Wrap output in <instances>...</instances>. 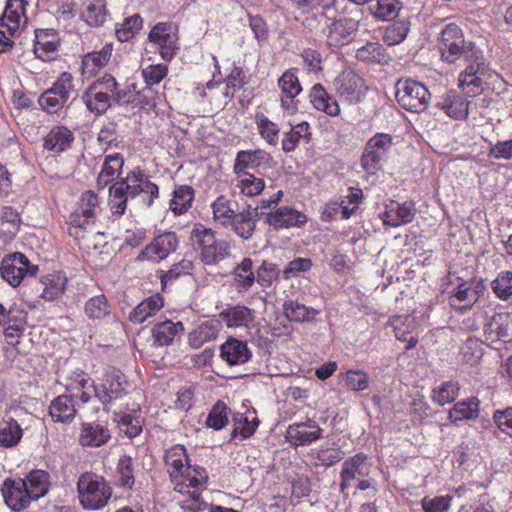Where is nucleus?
Masks as SVG:
<instances>
[{"label":"nucleus","mask_w":512,"mask_h":512,"mask_svg":"<svg viewBox=\"0 0 512 512\" xmlns=\"http://www.w3.org/2000/svg\"><path fill=\"white\" fill-rule=\"evenodd\" d=\"M76 94L74 77L69 72H63L52 87L41 94L38 102L48 113H57L65 106L70 97Z\"/></svg>","instance_id":"9"},{"label":"nucleus","mask_w":512,"mask_h":512,"mask_svg":"<svg viewBox=\"0 0 512 512\" xmlns=\"http://www.w3.org/2000/svg\"><path fill=\"white\" fill-rule=\"evenodd\" d=\"M257 208L247 205L242 211L236 213L230 222L233 231L242 239L248 240L256 228Z\"/></svg>","instance_id":"35"},{"label":"nucleus","mask_w":512,"mask_h":512,"mask_svg":"<svg viewBox=\"0 0 512 512\" xmlns=\"http://www.w3.org/2000/svg\"><path fill=\"white\" fill-rule=\"evenodd\" d=\"M148 41L155 46L165 62H170L179 50L177 28L172 22H159L153 26Z\"/></svg>","instance_id":"13"},{"label":"nucleus","mask_w":512,"mask_h":512,"mask_svg":"<svg viewBox=\"0 0 512 512\" xmlns=\"http://www.w3.org/2000/svg\"><path fill=\"white\" fill-rule=\"evenodd\" d=\"M129 387L130 384L125 374L117 368H110L103 375L101 383L94 387V393L99 401L106 406L124 397L128 393Z\"/></svg>","instance_id":"12"},{"label":"nucleus","mask_w":512,"mask_h":512,"mask_svg":"<svg viewBox=\"0 0 512 512\" xmlns=\"http://www.w3.org/2000/svg\"><path fill=\"white\" fill-rule=\"evenodd\" d=\"M393 146V137L388 133H376L366 142L361 157L360 166L368 175H376L383 169Z\"/></svg>","instance_id":"5"},{"label":"nucleus","mask_w":512,"mask_h":512,"mask_svg":"<svg viewBox=\"0 0 512 512\" xmlns=\"http://www.w3.org/2000/svg\"><path fill=\"white\" fill-rule=\"evenodd\" d=\"M89 88L93 89V91L106 92V95L113 97V100L117 102L128 104L133 101L132 97H127V92L117 89V82L110 74H105L103 77L97 79Z\"/></svg>","instance_id":"53"},{"label":"nucleus","mask_w":512,"mask_h":512,"mask_svg":"<svg viewBox=\"0 0 512 512\" xmlns=\"http://www.w3.org/2000/svg\"><path fill=\"white\" fill-rule=\"evenodd\" d=\"M111 438L106 425L98 422L83 423L79 434V444L83 447H100Z\"/></svg>","instance_id":"29"},{"label":"nucleus","mask_w":512,"mask_h":512,"mask_svg":"<svg viewBox=\"0 0 512 512\" xmlns=\"http://www.w3.org/2000/svg\"><path fill=\"white\" fill-rule=\"evenodd\" d=\"M311 137L310 125L307 122H301L291 128L284 134L282 139V149L284 152H292L299 145L301 140L309 142Z\"/></svg>","instance_id":"57"},{"label":"nucleus","mask_w":512,"mask_h":512,"mask_svg":"<svg viewBox=\"0 0 512 512\" xmlns=\"http://www.w3.org/2000/svg\"><path fill=\"white\" fill-rule=\"evenodd\" d=\"M482 65L478 62L471 63L459 74L458 86L470 97L479 95L483 90Z\"/></svg>","instance_id":"28"},{"label":"nucleus","mask_w":512,"mask_h":512,"mask_svg":"<svg viewBox=\"0 0 512 512\" xmlns=\"http://www.w3.org/2000/svg\"><path fill=\"white\" fill-rule=\"evenodd\" d=\"M402 8L399 0H377V3L369 7L371 14L382 21H390L397 17Z\"/></svg>","instance_id":"63"},{"label":"nucleus","mask_w":512,"mask_h":512,"mask_svg":"<svg viewBox=\"0 0 512 512\" xmlns=\"http://www.w3.org/2000/svg\"><path fill=\"white\" fill-rule=\"evenodd\" d=\"M259 425V420L256 416V411L247 410L244 413L237 412L233 415V431L231 434L232 439H248L256 431Z\"/></svg>","instance_id":"40"},{"label":"nucleus","mask_w":512,"mask_h":512,"mask_svg":"<svg viewBox=\"0 0 512 512\" xmlns=\"http://www.w3.org/2000/svg\"><path fill=\"white\" fill-rule=\"evenodd\" d=\"M237 203L228 199L224 195H220L211 204L213 218L222 226H229L230 222L236 214Z\"/></svg>","instance_id":"52"},{"label":"nucleus","mask_w":512,"mask_h":512,"mask_svg":"<svg viewBox=\"0 0 512 512\" xmlns=\"http://www.w3.org/2000/svg\"><path fill=\"white\" fill-rule=\"evenodd\" d=\"M390 324L394 328L395 337L399 341L407 342L406 350L412 349L418 343V339L409 336L415 329V318L411 315H397L390 318Z\"/></svg>","instance_id":"42"},{"label":"nucleus","mask_w":512,"mask_h":512,"mask_svg":"<svg viewBox=\"0 0 512 512\" xmlns=\"http://www.w3.org/2000/svg\"><path fill=\"white\" fill-rule=\"evenodd\" d=\"M416 214L415 203L405 201L403 203L391 200L385 205V210L380 218L385 226L399 227L413 221Z\"/></svg>","instance_id":"19"},{"label":"nucleus","mask_w":512,"mask_h":512,"mask_svg":"<svg viewBox=\"0 0 512 512\" xmlns=\"http://www.w3.org/2000/svg\"><path fill=\"white\" fill-rule=\"evenodd\" d=\"M371 464L364 453H357L347 458L342 464L340 489L345 491L354 480L365 478L370 473Z\"/></svg>","instance_id":"18"},{"label":"nucleus","mask_w":512,"mask_h":512,"mask_svg":"<svg viewBox=\"0 0 512 512\" xmlns=\"http://www.w3.org/2000/svg\"><path fill=\"white\" fill-rule=\"evenodd\" d=\"M470 102L457 91H449L438 100L436 107L454 120H465L469 114Z\"/></svg>","instance_id":"24"},{"label":"nucleus","mask_w":512,"mask_h":512,"mask_svg":"<svg viewBox=\"0 0 512 512\" xmlns=\"http://www.w3.org/2000/svg\"><path fill=\"white\" fill-rule=\"evenodd\" d=\"M333 87L341 101L357 104L368 90L365 80L355 70L344 69L334 80Z\"/></svg>","instance_id":"11"},{"label":"nucleus","mask_w":512,"mask_h":512,"mask_svg":"<svg viewBox=\"0 0 512 512\" xmlns=\"http://www.w3.org/2000/svg\"><path fill=\"white\" fill-rule=\"evenodd\" d=\"M282 308L285 317L295 323L313 322L320 313L319 310L292 299L284 301Z\"/></svg>","instance_id":"41"},{"label":"nucleus","mask_w":512,"mask_h":512,"mask_svg":"<svg viewBox=\"0 0 512 512\" xmlns=\"http://www.w3.org/2000/svg\"><path fill=\"white\" fill-rule=\"evenodd\" d=\"M27 492L32 500H37L48 492L49 474L43 470H33L26 477Z\"/></svg>","instance_id":"54"},{"label":"nucleus","mask_w":512,"mask_h":512,"mask_svg":"<svg viewBox=\"0 0 512 512\" xmlns=\"http://www.w3.org/2000/svg\"><path fill=\"white\" fill-rule=\"evenodd\" d=\"M395 96L402 108L413 113L425 111L430 101L426 86L410 78L397 81Z\"/></svg>","instance_id":"7"},{"label":"nucleus","mask_w":512,"mask_h":512,"mask_svg":"<svg viewBox=\"0 0 512 512\" xmlns=\"http://www.w3.org/2000/svg\"><path fill=\"white\" fill-rule=\"evenodd\" d=\"M479 401L471 398L468 401H459L450 409L448 419L452 423H458L463 420H472L478 417Z\"/></svg>","instance_id":"55"},{"label":"nucleus","mask_w":512,"mask_h":512,"mask_svg":"<svg viewBox=\"0 0 512 512\" xmlns=\"http://www.w3.org/2000/svg\"><path fill=\"white\" fill-rule=\"evenodd\" d=\"M220 356L229 365H241L250 360L252 352L246 341L230 337L221 345Z\"/></svg>","instance_id":"31"},{"label":"nucleus","mask_w":512,"mask_h":512,"mask_svg":"<svg viewBox=\"0 0 512 512\" xmlns=\"http://www.w3.org/2000/svg\"><path fill=\"white\" fill-rule=\"evenodd\" d=\"M359 29V22L350 17H342L327 27L326 43L331 48H341L350 44Z\"/></svg>","instance_id":"17"},{"label":"nucleus","mask_w":512,"mask_h":512,"mask_svg":"<svg viewBox=\"0 0 512 512\" xmlns=\"http://www.w3.org/2000/svg\"><path fill=\"white\" fill-rule=\"evenodd\" d=\"M79 502L84 509L99 510L106 506L112 496V488L100 475L82 473L77 481Z\"/></svg>","instance_id":"3"},{"label":"nucleus","mask_w":512,"mask_h":512,"mask_svg":"<svg viewBox=\"0 0 512 512\" xmlns=\"http://www.w3.org/2000/svg\"><path fill=\"white\" fill-rule=\"evenodd\" d=\"M180 239L176 232L163 231L156 235L137 255V262L158 264L176 252Z\"/></svg>","instance_id":"10"},{"label":"nucleus","mask_w":512,"mask_h":512,"mask_svg":"<svg viewBox=\"0 0 512 512\" xmlns=\"http://www.w3.org/2000/svg\"><path fill=\"white\" fill-rule=\"evenodd\" d=\"M234 286L238 293L248 291L255 282L256 275L253 271V261L246 257L233 270Z\"/></svg>","instance_id":"47"},{"label":"nucleus","mask_w":512,"mask_h":512,"mask_svg":"<svg viewBox=\"0 0 512 512\" xmlns=\"http://www.w3.org/2000/svg\"><path fill=\"white\" fill-rule=\"evenodd\" d=\"M164 306V300L160 294H154L140 302L130 313L129 320L132 323L141 324L149 317L156 315Z\"/></svg>","instance_id":"44"},{"label":"nucleus","mask_w":512,"mask_h":512,"mask_svg":"<svg viewBox=\"0 0 512 512\" xmlns=\"http://www.w3.org/2000/svg\"><path fill=\"white\" fill-rule=\"evenodd\" d=\"M309 97L316 110L324 112L331 117H336L340 114L341 109L337 100L325 90L323 85L315 84L311 88Z\"/></svg>","instance_id":"37"},{"label":"nucleus","mask_w":512,"mask_h":512,"mask_svg":"<svg viewBox=\"0 0 512 512\" xmlns=\"http://www.w3.org/2000/svg\"><path fill=\"white\" fill-rule=\"evenodd\" d=\"M491 289L499 300L512 304V271H501L491 282Z\"/></svg>","instance_id":"61"},{"label":"nucleus","mask_w":512,"mask_h":512,"mask_svg":"<svg viewBox=\"0 0 512 512\" xmlns=\"http://www.w3.org/2000/svg\"><path fill=\"white\" fill-rule=\"evenodd\" d=\"M82 100L91 112L103 114L111 106L113 97L106 95V92L88 88L82 95Z\"/></svg>","instance_id":"60"},{"label":"nucleus","mask_w":512,"mask_h":512,"mask_svg":"<svg viewBox=\"0 0 512 512\" xmlns=\"http://www.w3.org/2000/svg\"><path fill=\"white\" fill-rule=\"evenodd\" d=\"M164 462L174 490L185 494L190 490H204L208 480L207 472L199 466H192L184 445L176 444L166 450Z\"/></svg>","instance_id":"2"},{"label":"nucleus","mask_w":512,"mask_h":512,"mask_svg":"<svg viewBox=\"0 0 512 512\" xmlns=\"http://www.w3.org/2000/svg\"><path fill=\"white\" fill-rule=\"evenodd\" d=\"M266 222L274 229H284L291 227H301L307 222L304 213L289 207L283 206L266 215Z\"/></svg>","instance_id":"23"},{"label":"nucleus","mask_w":512,"mask_h":512,"mask_svg":"<svg viewBox=\"0 0 512 512\" xmlns=\"http://www.w3.org/2000/svg\"><path fill=\"white\" fill-rule=\"evenodd\" d=\"M116 484L124 488H132L135 483L133 460L130 456H122L116 468Z\"/></svg>","instance_id":"64"},{"label":"nucleus","mask_w":512,"mask_h":512,"mask_svg":"<svg viewBox=\"0 0 512 512\" xmlns=\"http://www.w3.org/2000/svg\"><path fill=\"white\" fill-rule=\"evenodd\" d=\"M26 2L24 0H8L1 17V26L5 27L10 36L23 29L27 23Z\"/></svg>","instance_id":"25"},{"label":"nucleus","mask_w":512,"mask_h":512,"mask_svg":"<svg viewBox=\"0 0 512 512\" xmlns=\"http://www.w3.org/2000/svg\"><path fill=\"white\" fill-rule=\"evenodd\" d=\"M485 291L486 286L482 279L464 281L451 291L449 305L456 312L464 313L477 303Z\"/></svg>","instance_id":"15"},{"label":"nucleus","mask_w":512,"mask_h":512,"mask_svg":"<svg viewBox=\"0 0 512 512\" xmlns=\"http://www.w3.org/2000/svg\"><path fill=\"white\" fill-rule=\"evenodd\" d=\"M59 46V37L54 29H37L35 31L34 52L38 58L49 60Z\"/></svg>","instance_id":"36"},{"label":"nucleus","mask_w":512,"mask_h":512,"mask_svg":"<svg viewBox=\"0 0 512 512\" xmlns=\"http://www.w3.org/2000/svg\"><path fill=\"white\" fill-rule=\"evenodd\" d=\"M145 194L143 203L150 208L159 198V187L150 181L140 167H135L109 187L108 206L112 215L120 218L127 209L128 198Z\"/></svg>","instance_id":"1"},{"label":"nucleus","mask_w":512,"mask_h":512,"mask_svg":"<svg viewBox=\"0 0 512 512\" xmlns=\"http://www.w3.org/2000/svg\"><path fill=\"white\" fill-rule=\"evenodd\" d=\"M74 141L73 132L64 126H55L43 139V147L53 152H63Z\"/></svg>","instance_id":"43"},{"label":"nucleus","mask_w":512,"mask_h":512,"mask_svg":"<svg viewBox=\"0 0 512 512\" xmlns=\"http://www.w3.org/2000/svg\"><path fill=\"white\" fill-rule=\"evenodd\" d=\"M194 200V189L188 185L177 186L173 191L172 199L169 202V209L175 216L185 214L192 206Z\"/></svg>","instance_id":"49"},{"label":"nucleus","mask_w":512,"mask_h":512,"mask_svg":"<svg viewBox=\"0 0 512 512\" xmlns=\"http://www.w3.org/2000/svg\"><path fill=\"white\" fill-rule=\"evenodd\" d=\"M255 124L260 137L271 146H276L279 140L280 128L277 123L271 121L264 113L255 114Z\"/></svg>","instance_id":"56"},{"label":"nucleus","mask_w":512,"mask_h":512,"mask_svg":"<svg viewBox=\"0 0 512 512\" xmlns=\"http://www.w3.org/2000/svg\"><path fill=\"white\" fill-rule=\"evenodd\" d=\"M124 165V158L121 154H109L104 158L102 168L98 174L96 185L98 189H104L107 185L115 183L120 176Z\"/></svg>","instance_id":"33"},{"label":"nucleus","mask_w":512,"mask_h":512,"mask_svg":"<svg viewBox=\"0 0 512 512\" xmlns=\"http://www.w3.org/2000/svg\"><path fill=\"white\" fill-rule=\"evenodd\" d=\"M113 418L119 429L129 438H134L142 432L144 418L139 404L134 403L131 407L114 412Z\"/></svg>","instance_id":"22"},{"label":"nucleus","mask_w":512,"mask_h":512,"mask_svg":"<svg viewBox=\"0 0 512 512\" xmlns=\"http://www.w3.org/2000/svg\"><path fill=\"white\" fill-rule=\"evenodd\" d=\"M190 239L194 249L200 252L201 260L207 265L217 264L229 255V244L218 240L211 229L201 224L194 226Z\"/></svg>","instance_id":"4"},{"label":"nucleus","mask_w":512,"mask_h":512,"mask_svg":"<svg viewBox=\"0 0 512 512\" xmlns=\"http://www.w3.org/2000/svg\"><path fill=\"white\" fill-rule=\"evenodd\" d=\"M76 414L77 409L71 396L59 395L49 405V415L53 422L71 423Z\"/></svg>","instance_id":"34"},{"label":"nucleus","mask_w":512,"mask_h":512,"mask_svg":"<svg viewBox=\"0 0 512 512\" xmlns=\"http://www.w3.org/2000/svg\"><path fill=\"white\" fill-rule=\"evenodd\" d=\"M271 160L268 152L262 149L240 150L236 154L233 172L250 173V170L259 168Z\"/></svg>","instance_id":"30"},{"label":"nucleus","mask_w":512,"mask_h":512,"mask_svg":"<svg viewBox=\"0 0 512 512\" xmlns=\"http://www.w3.org/2000/svg\"><path fill=\"white\" fill-rule=\"evenodd\" d=\"M233 189L235 193L245 197H255L261 194L265 188V181L262 177L253 173L233 172Z\"/></svg>","instance_id":"32"},{"label":"nucleus","mask_w":512,"mask_h":512,"mask_svg":"<svg viewBox=\"0 0 512 512\" xmlns=\"http://www.w3.org/2000/svg\"><path fill=\"white\" fill-rule=\"evenodd\" d=\"M43 291L41 297L48 301L59 298L65 291L67 277L62 272H54L42 277Z\"/></svg>","instance_id":"48"},{"label":"nucleus","mask_w":512,"mask_h":512,"mask_svg":"<svg viewBox=\"0 0 512 512\" xmlns=\"http://www.w3.org/2000/svg\"><path fill=\"white\" fill-rule=\"evenodd\" d=\"M356 58L362 62L385 64L389 61L386 49L378 42H367L357 49Z\"/></svg>","instance_id":"58"},{"label":"nucleus","mask_w":512,"mask_h":512,"mask_svg":"<svg viewBox=\"0 0 512 512\" xmlns=\"http://www.w3.org/2000/svg\"><path fill=\"white\" fill-rule=\"evenodd\" d=\"M64 386L72 398L77 397L83 403L91 399V392L96 386L87 373L82 370L73 371L65 380Z\"/></svg>","instance_id":"27"},{"label":"nucleus","mask_w":512,"mask_h":512,"mask_svg":"<svg viewBox=\"0 0 512 512\" xmlns=\"http://www.w3.org/2000/svg\"><path fill=\"white\" fill-rule=\"evenodd\" d=\"M99 212L100 200L98 195L91 190L82 193L76 208L69 216V235L76 239L79 238L81 236L80 232L95 224Z\"/></svg>","instance_id":"6"},{"label":"nucleus","mask_w":512,"mask_h":512,"mask_svg":"<svg viewBox=\"0 0 512 512\" xmlns=\"http://www.w3.org/2000/svg\"><path fill=\"white\" fill-rule=\"evenodd\" d=\"M281 91V107L288 114H295L298 110L299 100L297 96L302 92V86L297 76V69L290 68L283 72L277 81Z\"/></svg>","instance_id":"16"},{"label":"nucleus","mask_w":512,"mask_h":512,"mask_svg":"<svg viewBox=\"0 0 512 512\" xmlns=\"http://www.w3.org/2000/svg\"><path fill=\"white\" fill-rule=\"evenodd\" d=\"M133 92L129 91L127 97H132L131 103L137 102L141 109L158 111L165 102V95L158 93L152 87L146 86L141 91L136 90V84H132Z\"/></svg>","instance_id":"39"},{"label":"nucleus","mask_w":512,"mask_h":512,"mask_svg":"<svg viewBox=\"0 0 512 512\" xmlns=\"http://www.w3.org/2000/svg\"><path fill=\"white\" fill-rule=\"evenodd\" d=\"M220 323L215 320H208L202 322L192 332L189 333L188 343L194 348L198 349L203 344L215 340L218 336Z\"/></svg>","instance_id":"46"},{"label":"nucleus","mask_w":512,"mask_h":512,"mask_svg":"<svg viewBox=\"0 0 512 512\" xmlns=\"http://www.w3.org/2000/svg\"><path fill=\"white\" fill-rule=\"evenodd\" d=\"M1 490L5 503L14 511L25 509L32 501L24 479H6Z\"/></svg>","instance_id":"20"},{"label":"nucleus","mask_w":512,"mask_h":512,"mask_svg":"<svg viewBox=\"0 0 512 512\" xmlns=\"http://www.w3.org/2000/svg\"><path fill=\"white\" fill-rule=\"evenodd\" d=\"M183 331L184 326L182 322H172L171 320L159 322L152 328L153 342L156 346H168Z\"/></svg>","instance_id":"45"},{"label":"nucleus","mask_w":512,"mask_h":512,"mask_svg":"<svg viewBox=\"0 0 512 512\" xmlns=\"http://www.w3.org/2000/svg\"><path fill=\"white\" fill-rule=\"evenodd\" d=\"M470 45L465 40L463 30L455 23L445 25L437 40L441 60L449 64L458 61Z\"/></svg>","instance_id":"8"},{"label":"nucleus","mask_w":512,"mask_h":512,"mask_svg":"<svg viewBox=\"0 0 512 512\" xmlns=\"http://www.w3.org/2000/svg\"><path fill=\"white\" fill-rule=\"evenodd\" d=\"M219 318L228 328L249 329L255 320V310L241 304L229 305L219 313Z\"/></svg>","instance_id":"26"},{"label":"nucleus","mask_w":512,"mask_h":512,"mask_svg":"<svg viewBox=\"0 0 512 512\" xmlns=\"http://www.w3.org/2000/svg\"><path fill=\"white\" fill-rule=\"evenodd\" d=\"M37 272L38 266L31 264L20 252L4 257L1 262V276L12 287H18L25 278L35 276Z\"/></svg>","instance_id":"14"},{"label":"nucleus","mask_w":512,"mask_h":512,"mask_svg":"<svg viewBox=\"0 0 512 512\" xmlns=\"http://www.w3.org/2000/svg\"><path fill=\"white\" fill-rule=\"evenodd\" d=\"M460 385L457 381H446L433 388L431 398L434 403L444 406L452 403L458 396Z\"/></svg>","instance_id":"62"},{"label":"nucleus","mask_w":512,"mask_h":512,"mask_svg":"<svg viewBox=\"0 0 512 512\" xmlns=\"http://www.w3.org/2000/svg\"><path fill=\"white\" fill-rule=\"evenodd\" d=\"M113 46L105 44L101 50L86 54L82 59L81 69L85 77L94 76L101 68L106 66L112 56Z\"/></svg>","instance_id":"38"},{"label":"nucleus","mask_w":512,"mask_h":512,"mask_svg":"<svg viewBox=\"0 0 512 512\" xmlns=\"http://www.w3.org/2000/svg\"><path fill=\"white\" fill-rule=\"evenodd\" d=\"M23 437V429L12 417L0 423V447L13 448L18 445Z\"/></svg>","instance_id":"51"},{"label":"nucleus","mask_w":512,"mask_h":512,"mask_svg":"<svg viewBox=\"0 0 512 512\" xmlns=\"http://www.w3.org/2000/svg\"><path fill=\"white\" fill-rule=\"evenodd\" d=\"M112 313V306L104 294L89 298L84 305L85 316L92 321H101Z\"/></svg>","instance_id":"50"},{"label":"nucleus","mask_w":512,"mask_h":512,"mask_svg":"<svg viewBox=\"0 0 512 512\" xmlns=\"http://www.w3.org/2000/svg\"><path fill=\"white\" fill-rule=\"evenodd\" d=\"M106 0H86L83 16L90 26H101L108 17Z\"/></svg>","instance_id":"59"},{"label":"nucleus","mask_w":512,"mask_h":512,"mask_svg":"<svg viewBox=\"0 0 512 512\" xmlns=\"http://www.w3.org/2000/svg\"><path fill=\"white\" fill-rule=\"evenodd\" d=\"M323 429L312 419L293 423L287 429V438L295 446H305L322 438Z\"/></svg>","instance_id":"21"}]
</instances>
